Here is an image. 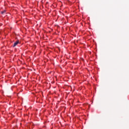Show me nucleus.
Wrapping results in <instances>:
<instances>
[{
  "label": "nucleus",
  "instance_id": "obj_2",
  "mask_svg": "<svg viewBox=\"0 0 129 129\" xmlns=\"http://www.w3.org/2000/svg\"><path fill=\"white\" fill-rule=\"evenodd\" d=\"M5 13H6V10H4V11L1 12V14L2 15H4V14H5Z\"/></svg>",
  "mask_w": 129,
  "mask_h": 129
},
{
  "label": "nucleus",
  "instance_id": "obj_1",
  "mask_svg": "<svg viewBox=\"0 0 129 129\" xmlns=\"http://www.w3.org/2000/svg\"><path fill=\"white\" fill-rule=\"evenodd\" d=\"M19 44V41H16L15 43H14V45H13V47H16V46H17V45H18Z\"/></svg>",
  "mask_w": 129,
  "mask_h": 129
}]
</instances>
